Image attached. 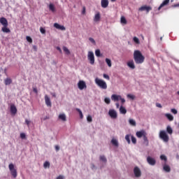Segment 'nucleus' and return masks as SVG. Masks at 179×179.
Returning a JSON list of instances; mask_svg holds the SVG:
<instances>
[{
  "mask_svg": "<svg viewBox=\"0 0 179 179\" xmlns=\"http://www.w3.org/2000/svg\"><path fill=\"white\" fill-rule=\"evenodd\" d=\"M76 110L78 111L80 118L82 120L83 118V113H82V110L79 109V108H76Z\"/></svg>",
  "mask_w": 179,
  "mask_h": 179,
  "instance_id": "2f4dec72",
  "label": "nucleus"
},
{
  "mask_svg": "<svg viewBox=\"0 0 179 179\" xmlns=\"http://www.w3.org/2000/svg\"><path fill=\"white\" fill-rule=\"evenodd\" d=\"M33 92L37 94L38 93L37 88L33 87Z\"/></svg>",
  "mask_w": 179,
  "mask_h": 179,
  "instance_id": "13d9d810",
  "label": "nucleus"
},
{
  "mask_svg": "<svg viewBox=\"0 0 179 179\" xmlns=\"http://www.w3.org/2000/svg\"><path fill=\"white\" fill-rule=\"evenodd\" d=\"M138 10H140L141 12H143V10H145L147 13H149V12L152 10V7L149 6H143L138 9Z\"/></svg>",
  "mask_w": 179,
  "mask_h": 179,
  "instance_id": "1a4fd4ad",
  "label": "nucleus"
},
{
  "mask_svg": "<svg viewBox=\"0 0 179 179\" xmlns=\"http://www.w3.org/2000/svg\"><path fill=\"white\" fill-rule=\"evenodd\" d=\"M56 50H57V51H59V52H62V50H61V48H59V46H57L56 48Z\"/></svg>",
  "mask_w": 179,
  "mask_h": 179,
  "instance_id": "4d7b16f0",
  "label": "nucleus"
},
{
  "mask_svg": "<svg viewBox=\"0 0 179 179\" xmlns=\"http://www.w3.org/2000/svg\"><path fill=\"white\" fill-rule=\"evenodd\" d=\"M112 2H115L117 0H110Z\"/></svg>",
  "mask_w": 179,
  "mask_h": 179,
  "instance_id": "338daca9",
  "label": "nucleus"
},
{
  "mask_svg": "<svg viewBox=\"0 0 179 179\" xmlns=\"http://www.w3.org/2000/svg\"><path fill=\"white\" fill-rule=\"evenodd\" d=\"M20 138L21 139H26V134L24 133H21Z\"/></svg>",
  "mask_w": 179,
  "mask_h": 179,
  "instance_id": "09e8293b",
  "label": "nucleus"
},
{
  "mask_svg": "<svg viewBox=\"0 0 179 179\" xmlns=\"http://www.w3.org/2000/svg\"><path fill=\"white\" fill-rule=\"evenodd\" d=\"M26 39H27V41H28V43H33V39H31V37L27 36Z\"/></svg>",
  "mask_w": 179,
  "mask_h": 179,
  "instance_id": "49530a36",
  "label": "nucleus"
},
{
  "mask_svg": "<svg viewBox=\"0 0 179 179\" xmlns=\"http://www.w3.org/2000/svg\"><path fill=\"white\" fill-rule=\"evenodd\" d=\"M43 167L44 169H47L48 167H50V162L48 161L45 162V163L43 164Z\"/></svg>",
  "mask_w": 179,
  "mask_h": 179,
  "instance_id": "ea45409f",
  "label": "nucleus"
},
{
  "mask_svg": "<svg viewBox=\"0 0 179 179\" xmlns=\"http://www.w3.org/2000/svg\"><path fill=\"white\" fill-rule=\"evenodd\" d=\"M119 100H120L122 103H125V99L121 97V96L120 98H119Z\"/></svg>",
  "mask_w": 179,
  "mask_h": 179,
  "instance_id": "6e6d98bb",
  "label": "nucleus"
},
{
  "mask_svg": "<svg viewBox=\"0 0 179 179\" xmlns=\"http://www.w3.org/2000/svg\"><path fill=\"white\" fill-rule=\"evenodd\" d=\"M1 31H3V33H10V29H9L8 27H2Z\"/></svg>",
  "mask_w": 179,
  "mask_h": 179,
  "instance_id": "c85d7f7f",
  "label": "nucleus"
},
{
  "mask_svg": "<svg viewBox=\"0 0 179 179\" xmlns=\"http://www.w3.org/2000/svg\"><path fill=\"white\" fill-rule=\"evenodd\" d=\"M115 105H116L117 108H120V103H117Z\"/></svg>",
  "mask_w": 179,
  "mask_h": 179,
  "instance_id": "69168bd1",
  "label": "nucleus"
},
{
  "mask_svg": "<svg viewBox=\"0 0 179 179\" xmlns=\"http://www.w3.org/2000/svg\"><path fill=\"white\" fill-rule=\"evenodd\" d=\"M166 132L169 134V135H171L173 134V128H171V126H167Z\"/></svg>",
  "mask_w": 179,
  "mask_h": 179,
  "instance_id": "c756f323",
  "label": "nucleus"
},
{
  "mask_svg": "<svg viewBox=\"0 0 179 179\" xmlns=\"http://www.w3.org/2000/svg\"><path fill=\"white\" fill-rule=\"evenodd\" d=\"M57 179H64V176H59Z\"/></svg>",
  "mask_w": 179,
  "mask_h": 179,
  "instance_id": "052dcab7",
  "label": "nucleus"
},
{
  "mask_svg": "<svg viewBox=\"0 0 179 179\" xmlns=\"http://www.w3.org/2000/svg\"><path fill=\"white\" fill-rule=\"evenodd\" d=\"M49 9L50 10H51L52 12H55V6H54V4L50 3L49 5Z\"/></svg>",
  "mask_w": 179,
  "mask_h": 179,
  "instance_id": "e433bc0d",
  "label": "nucleus"
},
{
  "mask_svg": "<svg viewBox=\"0 0 179 179\" xmlns=\"http://www.w3.org/2000/svg\"><path fill=\"white\" fill-rule=\"evenodd\" d=\"M171 113L176 115L178 113V111H177V110L176 108H172V109H171Z\"/></svg>",
  "mask_w": 179,
  "mask_h": 179,
  "instance_id": "de8ad7c7",
  "label": "nucleus"
},
{
  "mask_svg": "<svg viewBox=\"0 0 179 179\" xmlns=\"http://www.w3.org/2000/svg\"><path fill=\"white\" fill-rule=\"evenodd\" d=\"M87 122H92L93 121V118L92 117V115H89L87 117Z\"/></svg>",
  "mask_w": 179,
  "mask_h": 179,
  "instance_id": "37998d69",
  "label": "nucleus"
},
{
  "mask_svg": "<svg viewBox=\"0 0 179 179\" xmlns=\"http://www.w3.org/2000/svg\"><path fill=\"white\" fill-rule=\"evenodd\" d=\"M48 118H50L48 116H45V117H43V121H45V120H48Z\"/></svg>",
  "mask_w": 179,
  "mask_h": 179,
  "instance_id": "0e129e2a",
  "label": "nucleus"
},
{
  "mask_svg": "<svg viewBox=\"0 0 179 179\" xmlns=\"http://www.w3.org/2000/svg\"><path fill=\"white\" fill-rule=\"evenodd\" d=\"M169 2H170V0H164L159 6L158 10H160L162 8H163V6H166V5H169Z\"/></svg>",
  "mask_w": 179,
  "mask_h": 179,
  "instance_id": "6ab92c4d",
  "label": "nucleus"
},
{
  "mask_svg": "<svg viewBox=\"0 0 179 179\" xmlns=\"http://www.w3.org/2000/svg\"><path fill=\"white\" fill-rule=\"evenodd\" d=\"M137 138H142L144 135H146V131L145 130L138 131L136 133Z\"/></svg>",
  "mask_w": 179,
  "mask_h": 179,
  "instance_id": "4468645a",
  "label": "nucleus"
},
{
  "mask_svg": "<svg viewBox=\"0 0 179 179\" xmlns=\"http://www.w3.org/2000/svg\"><path fill=\"white\" fill-rule=\"evenodd\" d=\"M8 169L13 178H16V177H17V170L15 169V165H13V164H10L8 165Z\"/></svg>",
  "mask_w": 179,
  "mask_h": 179,
  "instance_id": "20e7f679",
  "label": "nucleus"
},
{
  "mask_svg": "<svg viewBox=\"0 0 179 179\" xmlns=\"http://www.w3.org/2000/svg\"><path fill=\"white\" fill-rule=\"evenodd\" d=\"M147 162L150 166H155L156 164V159L152 157H147Z\"/></svg>",
  "mask_w": 179,
  "mask_h": 179,
  "instance_id": "9d476101",
  "label": "nucleus"
},
{
  "mask_svg": "<svg viewBox=\"0 0 179 179\" xmlns=\"http://www.w3.org/2000/svg\"><path fill=\"white\" fill-rule=\"evenodd\" d=\"M30 122H31L30 120L27 119L25 120V123L27 124V127L30 126Z\"/></svg>",
  "mask_w": 179,
  "mask_h": 179,
  "instance_id": "603ef678",
  "label": "nucleus"
},
{
  "mask_svg": "<svg viewBox=\"0 0 179 179\" xmlns=\"http://www.w3.org/2000/svg\"><path fill=\"white\" fill-rule=\"evenodd\" d=\"M10 111L11 114L15 115V114H16L17 113V108H16V106H15V105L13 104L10 106Z\"/></svg>",
  "mask_w": 179,
  "mask_h": 179,
  "instance_id": "2eb2a0df",
  "label": "nucleus"
},
{
  "mask_svg": "<svg viewBox=\"0 0 179 179\" xmlns=\"http://www.w3.org/2000/svg\"><path fill=\"white\" fill-rule=\"evenodd\" d=\"M108 115L113 120H115L118 117V114L117 113V110L115 109H110L108 111Z\"/></svg>",
  "mask_w": 179,
  "mask_h": 179,
  "instance_id": "39448f33",
  "label": "nucleus"
},
{
  "mask_svg": "<svg viewBox=\"0 0 179 179\" xmlns=\"http://www.w3.org/2000/svg\"><path fill=\"white\" fill-rule=\"evenodd\" d=\"M100 13H98L95 15L94 17V21L95 22H99L100 21Z\"/></svg>",
  "mask_w": 179,
  "mask_h": 179,
  "instance_id": "bb28decb",
  "label": "nucleus"
},
{
  "mask_svg": "<svg viewBox=\"0 0 179 179\" xmlns=\"http://www.w3.org/2000/svg\"><path fill=\"white\" fill-rule=\"evenodd\" d=\"M129 124H130L132 127H136V122L134 119H129Z\"/></svg>",
  "mask_w": 179,
  "mask_h": 179,
  "instance_id": "cd10ccee",
  "label": "nucleus"
},
{
  "mask_svg": "<svg viewBox=\"0 0 179 179\" xmlns=\"http://www.w3.org/2000/svg\"><path fill=\"white\" fill-rule=\"evenodd\" d=\"M159 138L160 139H162L164 142L167 143L169 142L170 138L169 137V135H167V133L164 130H162L159 132Z\"/></svg>",
  "mask_w": 179,
  "mask_h": 179,
  "instance_id": "7ed1b4c3",
  "label": "nucleus"
},
{
  "mask_svg": "<svg viewBox=\"0 0 179 179\" xmlns=\"http://www.w3.org/2000/svg\"><path fill=\"white\" fill-rule=\"evenodd\" d=\"M40 31L42 34H45V29L41 27L40 28Z\"/></svg>",
  "mask_w": 179,
  "mask_h": 179,
  "instance_id": "8fccbe9b",
  "label": "nucleus"
},
{
  "mask_svg": "<svg viewBox=\"0 0 179 179\" xmlns=\"http://www.w3.org/2000/svg\"><path fill=\"white\" fill-rule=\"evenodd\" d=\"M120 114H127V109L125 108V107L121 106L120 107Z\"/></svg>",
  "mask_w": 179,
  "mask_h": 179,
  "instance_id": "b1692460",
  "label": "nucleus"
},
{
  "mask_svg": "<svg viewBox=\"0 0 179 179\" xmlns=\"http://www.w3.org/2000/svg\"><path fill=\"white\" fill-rule=\"evenodd\" d=\"M134 174L136 178H139L142 176V171H141V169L138 166H135L134 168Z\"/></svg>",
  "mask_w": 179,
  "mask_h": 179,
  "instance_id": "0eeeda50",
  "label": "nucleus"
},
{
  "mask_svg": "<svg viewBox=\"0 0 179 179\" xmlns=\"http://www.w3.org/2000/svg\"><path fill=\"white\" fill-rule=\"evenodd\" d=\"M55 150L56 152H58L59 150V147L58 145H55Z\"/></svg>",
  "mask_w": 179,
  "mask_h": 179,
  "instance_id": "bf43d9fd",
  "label": "nucleus"
},
{
  "mask_svg": "<svg viewBox=\"0 0 179 179\" xmlns=\"http://www.w3.org/2000/svg\"><path fill=\"white\" fill-rule=\"evenodd\" d=\"M33 50H34V51H37V46L33 45Z\"/></svg>",
  "mask_w": 179,
  "mask_h": 179,
  "instance_id": "680f3d73",
  "label": "nucleus"
},
{
  "mask_svg": "<svg viewBox=\"0 0 179 179\" xmlns=\"http://www.w3.org/2000/svg\"><path fill=\"white\" fill-rule=\"evenodd\" d=\"M156 107H158V108H162L163 106H162L161 103H156Z\"/></svg>",
  "mask_w": 179,
  "mask_h": 179,
  "instance_id": "864d4df0",
  "label": "nucleus"
},
{
  "mask_svg": "<svg viewBox=\"0 0 179 179\" xmlns=\"http://www.w3.org/2000/svg\"><path fill=\"white\" fill-rule=\"evenodd\" d=\"M128 99H131V100H135V96L131 94H127Z\"/></svg>",
  "mask_w": 179,
  "mask_h": 179,
  "instance_id": "a18cd8bd",
  "label": "nucleus"
},
{
  "mask_svg": "<svg viewBox=\"0 0 179 179\" xmlns=\"http://www.w3.org/2000/svg\"><path fill=\"white\" fill-rule=\"evenodd\" d=\"M95 55L98 57H101V52H100V49H97L95 50Z\"/></svg>",
  "mask_w": 179,
  "mask_h": 179,
  "instance_id": "c9c22d12",
  "label": "nucleus"
},
{
  "mask_svg": "<svg viewBox=\"0 0 179 179\" xmlns=\"http://www.w3.org/2000/svg\"><path fill=\"white\" fill-rule=\"evenodd\" d=\"M131 138L132 143H134V145H136V138H135V136H131Z\"/></svg>",
  "mask_w": 179,
  "mask_h": 179,
  "instance_id": "c03bdc74",
  "label": "nucleus"
},
{
  "mask_svg": "<svg viewBox=\"0 0 179 179\" xmlns=\"http://www.w3.org/2000/svg\"><path fill=\"white\" fill-rule=\"evenodd\" d=\"M4 83H5L6 86H9V85H10L12 83V79H10V78H7L4 80Z\"/></svg>",
  "mask_w": 179,
  "mask_h": 179,
  "instance_id": "393cba45",
  "label": "nucleus"
},
{
  "mask_svg": "<svg viewBox=\"0 0 179 179\" xmlns=\"http://www.w3.org/2000/svg\"><path fill=\"white\" fill-rule=\"evenodd\" d=\"M106 62L108 65V66H109V68H111V59H108V58H106Z\"/></svg>",
  "mask_w": 179,
  "mask_h": 179,
  "instance_id": "4c0bfd02",
  "label": "nucleus"
},
{
  "mask_svg": "<svg viewBox=\"0 0 179 179\" xmlns=\"http://www.w3.org/2000/svg\"><path fill=\"white\" fill-rule=\"evenodd\" d=\"M99 159L101 162H103V163H107V158H106V156L101 155Z\"/></svg>",
  "mask_w": 179,
  "mask_h": 179,
  "instance_id": "f704fd0d",
  "label": "nucleus"
},
{
  "mask_svg": "<svg viewBox=\"0 0 179 179\" xmlns=\"http://www.w3.org/2000/svg\"><path fill=\"white\" fill-rule=\"evenodd\" d=\"M120 99H121V96L120 95L113 94L111 96V100L113 101H118L120 100Z\"/></svg>",
  "mask_w": 179,
  "mask_h": 179,
  "instance_id": "f3484780",
  "label": "nucleus"
},
{
  "mask_svg": "<svg viewBox=\"0 0 179 179\" xmlns=\"http://www.w3.org/2000/svg\"><path fill=\"white\" fill-rule=\"evenodd\" d=\"M104 101L106 104H110V103H111V99H110L108 97H106L104 99Z\"/></svg>",
  "mask_w": 179,
  "mask_h": 179,
  "instance_id": "79ce46f5",
  "label": "nucleus"
},
{
  "mask_svg": "<svg viewBox=\"0 0 179 179\" xmlns=\"http://www.w3.org/2000/svg\"><path fill=\"white\" fill-rule=\"evenodd\" d=\"M59 119L62 120V121H66V115L65 113L60 114L59 115Z\"/></svg>",
  "mask_w": 179,
  "mask_h": 179,
  "instance_id": "a878e982",
  "label": "nucleus"
},
{
  "mask_svg": "<svg viewBox=\"0 0 179 179\" xmlns=\"http://www.w3.org/2000/svg\"><path fill=\"white\" fill-rule=\"evenodd\" d=\"M125 140L127 141V143L129 145V143H131V135L129 134L126 135Z\"/></svg>",
  "mask_w": 179,
  "mask_h": 179,
  "instance_id": "473e14b6",
  "label": "nucleus"
},
{
  "mask_svg": "<svg viewBox=\"0 0 179 179\" xmlns=\"http://www.w3.org/2000/svg\"><path fill=\"white\" fill-rule=\"evenodd\" d=\"M45 103L48 107H51V106H52L51 99L48 97V95H45Z\"/></svg>",
  "mask_w": 179,
  "mask_h": 179,
  "instance_id": "9b49d317",
  "label": "nucleus"
},
{
  "mask_svg": "<svg viewBox=\"0 0 179 179\" xmlns=\"http://www.w3.org/2000/svg\"><path fill=\"white\" fill-rule=\"evenodd\" d=\"M163 170L164 171H165L166 173H170V171H171V168H170V166L164 164L163 165Z\"/></svg>",
  "mask_w": 179,
  "mask_h": 179,
  "instance_id": "a211bd4d",
  "label": "nucleus"
},
{
  "mask_svg": "<svg viewBox=\"0 0 179 179\" xmlns=\"http://www.w3.org/2000/svg\"><path fill=\"white\" fill-rule=\"evenodd\" d=\"M103 78L105 79H108V80H110V76H108V75H107V74H103Z\"/></svg>",
  "mask_w": 179,
  "mask_h": 179,
  "instance_id": "5fc2aeb1",
  "label": "nucleus"
},
{
  "mask_svg": "<svg viewBox=\"0 0 179 179\" xmlns=\"http://www.w3.org/2000/svg\"><path fill=\"white\" fill-rule=\"evenodd\" d=\"M133 41H134V43H136V44H139V43H141L139 41V38H138V37H136V36H134L133 38Z\"/></svg>",
  "mask_w": 179,
  "mask_h": 179,
  "instance_id": "a19ab883",
  "label": "nucleus"
},
{
  "mask_svg": "<svg viewBox=\"0 0 179 179\" xmlns=\"http://www.w3.org/2000/svg\"><path fill=\"white\" fill-rule=\"evenodd\" d=\"M101 6L102 8L106 9L108 6V0H101Z\"/></svg>",
  "mask_w": 179,
  "mask_h": 179,
  "instance_id": "dca6fc26",
  "label": "nucleus"
},
{
  "mask_svg": "<svg viewBox=\"0 0 179 179\" xmlns=\"http://www.w3.org/2000/svg\"><path fill=\"white\" fill-rule=\"evenodd\" d=\"M85 8H84V10H83V13H85Z\"/></svg>",
  "mask_w": 179,
  "mask_h": 179,
  "instance_id": "774afa93",
  "label": "nucleus"
},
{
  "mask_svg": "<svg viewBox=\"0 0 179 179\" xmlns=\"http://www.w3.org/2000/svg\"><path fill=\"white\" fill-rule=\"evenodd\" d=\"M120 23L122 24H127V19L125 18V17L122 16L120 18Z\"/></svg>",
  "mask_w": 179,
  "mask_h": 179,
  "instance_id": "7c9ffc66",
  "label": "nucleus"
},
{
  "mask_svg": "<svg viewBox=\"0 0 179 179\" xmlns=\"http://www.w3.org/2000/svg\"><path fill=\"white\" fill-rule=\"evenodd\" d=\"M146 135L148 134L145 133V134L143 136V139L144 141V144L145 145V146H149V140L148 139V136H146Z\"/></svg>",
  "mask_w": 179,
  "mask_h": 179,
  "instance_id": "412c9836",
  "label": "nucleus"
},
{
  "mask_svg": "<svg viewBox=\"0 0 179 179\" xmlns=\"http://www.w3.org/2000/svg\"><path fill=\"white\" fill-rule=\"evenodd\" d=\"M0 23L2 26L8 27V20L6 18L2 17L0 18Z\"/></svg>",
  "mask_w": 179,
  "mask_h": 179,
  "instance_id": "ddd939ff",
  "label": "nucleus"
},
{
  "mask_svg": "<svg viewBox=\"0 0 179 179\" xmlns=\"http://www.w3.org/2000/svg\"><path fill=\"white\" fill-rule=\"evenodd\" d=\"M89 40L92 44L96 45V41L93 38H89Z\"/></svg>",
  "mask_w": 179,
  "mask_h": 179,
  "instance_id": "3c124183",
  "label": "nucleus"
},
{
  "mask_svg": "<svg viewBox=\"0 0 179 179\" xmlns=\"http://www.w3.org/2000/svg\"><path fill=\"white\" fill-rule=\"evenodd\" d=\"M160 159H161V160H164V162H165V163L167 162V157H166V155H162L160 156Z\"/></svg>",
  "mask_w": 179,
  "mask_h": 179,
  "instance_id": "58836bf2",
  "label": "nucleus"
},
{
  "mask_svg": "<svg viewBox=\"0 0 179 179\" xmlns=\"http://www.w3.org/2000/svg\"><path fill=\"white\" fill-rule=\"evenodd\" d=\"M63 50L67 55H69V54H71V51H69V49H68V48L65 46L63 47Z\"/></svg>",
  "mask_w": 179,
  "mask_h": 179,
  "instance_id": "72a5a7b5",
  "label": "nucleus"
},
{
  "mask_svg": "<svg viewBox=\"0 0 179 179\" xmlns=\"http://www.w3.org/2000/svg\"><path fill=\"white\" fill-rule=\"evenodd\" d=\"M54 27H55V29H57V30H62V31H65L66 30V28H65L64 27V25H61L58 23H55L54 24Z\"/></svg>",
  "mask_w": 179,
  "mask_h": 179,
  "instance_id": "f8f14e48",
  "label": "nucleus"
},
{
  "mask_svg": "<svg viewBox=\"0 0 179 179\" xmlns=\"http://www.w3.org/2000/svg\"><path fill=\"white\" fill-rule=\"evenodd\" d=\"M95 83L100 87V89H102L103 90H106L107 89V83L106 81L100 79V78H95Z\"/></svg>",
  "mask_w": 179,
  "mask_h": 179,
  "instance_id": "f03ea898",
  "label": "nucleus"
},
{
  "mask_svg": "<svg viewBox=\"0 0 179 179\" xmlns=\"http://www.w3.org/2000/svg\"><path fill=\"white\" fill-rule=\"evenodd\" d=\"M134 62H136V64H137L138 65H140L141 64H143V62H145V57L139 50L134 51Z\"/></svg>",
  "mask_w": 179,
  "mask_h": 179,
  "instance_id": "f257e3e1",
  "label": "nucleus"
},
{
  "mask_svg": "<svg viewBox=\"0 0 179 179\" xmlns=\"http://www.w3.org/2000/svg\"><path fill=\"white\" fill-rule=\"evenodd\" d=\"M165 117H167V120H169V121L174 120V116H173V115H171L170 113H166Z\"/></svg>",
  "mask_w": 179,
  "mask_h": 179,
  "instance_id": "4be33fe9",
  "label": "nucleus"
},
{
  "mask_svg": "<svg viewBox=\"0 0 179 179\" xmlns=\"http://www.w3.org/2000/svg\"><path fill=\"white\" fill-rule=\"evenodd\" d=\"M78 86L80 90H83V89H86L87 87L86 83L83 80H80L78 83Z\"/></svg>",
  "mask_w": 179,
  "mask_h": 179,
  "instance_id": "6e6552de",
  "label": "nucleus"
},
{
  "mask_svg": "<svg viewBox=\"0 0 179 179\" xmlns=\"http://www.w3.org/2000/svg\"><path fill=\"white\" fill-rule=\"evenodd\" d=\"M87 59L90 61L91 65H94V53L93 52H88Z\"/></svg>",
  "mask_w": 179,
  "mask_h": 179,
  "instance_id": "423d86ee",
  "label": "nucleus"
},
{
  "mask_svg": "<svg viewBox=\"0 0 179 179\" xmlns=\"http://www.w3.org/2000/svg\"><path fill=\"white\" fill-rule=\"evenodd\" d=\"M111 143H112V145H113V146H115L116 148H118V145H119L118 140L113 138L111 140Z\"/></svg>",
  "mask_w": 179,
  "mask_h": 179,
  "instance_id": "5701e85b",
  "label": "nucleus"
},
{
  "mask_svg": "<svg viewBox=\"0 0 179 179\" xmlns=\"http://www.w3.org/2000/svg\"><path fill=\"white\" fill-rule=\"evenodd\" d=\"M52 97H57V94H55V92H52L51 93Z\"/></svg>",
  "mask_w": 179,
  "mask_h": 179,
  "instance_id": "e2e57ef3",
  "label": "nucleus"
},
{
  "mask_svg": "<svg viewBox=\"0 0 179 179\" xmlns=\"http://www.w3.org/2000/svg\"><path fill=\"white\" fill-rule=\"evenodd\" d=\"M127 66L131 69H135V63H134V60H131L127 62Z\"/></svg>",
  "mask_w": 179,
  "mask_h": 179,
  "instance_id": "aec40b11",
  "label": "nucleus"
}]
</instances>
